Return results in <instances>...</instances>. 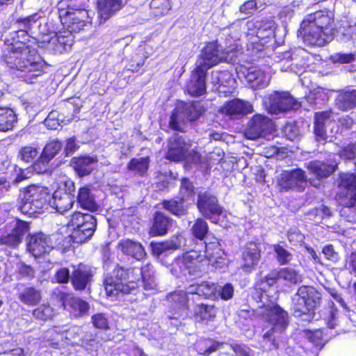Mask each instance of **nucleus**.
<instances>
[{
    "instance_id": "obj_6",
    "label": "nucleus",
    "mask_w": 356,
    "mask_h": 356,
    "mask_svg": "<svg viewBox=\"0 0 356 356\" xmlns=\"http://www.w3.org/2000/svg\"><path fill=\"white\" fill-rule=\"evenodd\" d=\"M52 198L50 190L45 186L30 185L24 188L18 210L29 217H37L43 213Z\"/></svg>"
},
{
    "instance_id": "obj_13",
    "label": "nucleus",
    "mask_w": 356,
    "mask_h": 356,
    "mask_svg": "<svg viewBox=\"0 0 356 356\" xmlns=\"http://www.w3.org/2000/svg\"><path fill=\"white\" fill-rule=\"evenodd\" d=\"M197 206L200 212L213 222H217V217L221 215L223 211L216 197L208 192L198 195Z\"/></svg>"
},
{
    "instance_id": "obj_8",
    "label": "nucleus",
    "mask_w": 356,
    "mask_h": 356,
    "mask_svg": "<svg viewBox=\"0 0 356 356\" xmlns=\"http://www.w3.org/2000/svg\"><path fill=\"white\" fill-rule=\"evenodd\" d=\"M67 225L73 228L70 241L73 243L81 244L93 236L97 219L90 213L76 211L71 215Z\"/></svg>"
},
{
    "instance_id": "obj_20",
    "label": "nucleus",
    "mask_w": 356,
    "mask_h": 356,
    "mask_svg": "<svg viewBox=\"0 0 356 356\" xmlns=\"http://www.w3.org/2000/svg\"><path fill=\"white\" fill-rule=\"evenodd\" d=\"M191 145L190 140L184 135L173 134L169 139L168 159L177 161L185 159Z\"/></svg>"
},
{
    "instance_id": "obj_43",
    "label": "nucleus",
    "mask_w": 356,
    "mask_h": 356,
    "mask_svg": "<svg viewBox=\"0 0 356 356\" xmlns=\"http://www.w3.org/2000/svg\"><path fill=\"white\" fill-rule=\"evenodd\" d=\"M223 344L211 339H200L195 343V348L199 354L209 355L221 349Z\"/></svg>"
},
{
    "instance_id": "obj_27",
    "label": "nucleus",
    "mask_w": 356,
    "mask_h": 356,
    "mask_svg": "<svg viewBox=\"0 0 356 356\" xmlns=\"http://www.w3.org/2000/svg\"><path fill=\"white\" fill-rule=\"evenodd\" d=\"M246 26L252 31L250 34H255L259 39L274 36L275 22L271 17L248 21Z\"/></svg>"
},
{
    "instance_id": "obj_1",
    "label": "nucleus",
    "mask_w": 356,
    "mask_h": 356,
    "mask_svg": "<svg viewBox=\"0 0 356 356\" xmlns=\"http://www.w3.org/2000/svg\"><path fill=\"white\" fill-rule=\"evenodd\" d=\"M280 279L279 271H272L257 284L251 292L252 299L257 303V308L252 311L241 310V316H257L268 322L270 328L263 334V346L269 350L280 349L282 344V335L289 325L288 313L276 303V298L270 296L266 287L273 286Z\"/></svg>"
},
{
    "instance_id": "obj_22",
    "label": "nucleus",
    "mask_w": 356,
    "mask_h": 356,
    "mask_svg": "<svg viewBox=\"0 0 356 356\" xmlns=\"http://www.w3.org/2000/svg\"><path fill=\"white\" fill-rule=\"evenodd\" d=\"M225 59L214 42L208 44L202 51L197 60V67L207 72L209 68Z\"/></svg>"
},
{
    "instance_id": "obj_2",
    "label": "nucleus",
    "mask_w": 356,
    "mask_h": 356,
    "mask_svg": "<svg viewBox=\"0 0 356 356\" xmlns=\"http://www.w3.org/2000/svg\"><path fill=\"white\" fill-rule=\"evenodd\" d=\"M17 36H11L6 40V47L2 51L1 61L9 68L23 72L22 80L27 83H35L38 77L47 73V64L35 56L37 52L36 38H31L26 32Z\"/></svg>"
},
{
    "instance_id": "obj_49",
    "label": "nucleus",
    "mask_w": 356,
    "mask_h": 356,
    "mask_svg": "<svg viewBox=\"0 0 356 356\" xmlns=\"http://www.w3.org/2000/svg\"><path fill=\"white\" fill-rule=\"evenodd\" d=\"M323 319L327 323L328 328L334 329L339 324L338 310L334 307V302H330L328 308L323 312Z\"/></svg>"
},
{
    "instance_id": "obj_23",
    "label": "nucleus",
    "mask_w": 356,
    "mask_h": 356,
    "mask_svg": "<svg viewBox=\"0 0 356 356\" xmlns=\"http://www.w3.org/2000/svg\"><path fill=\"white\" fill-rule=\"evenodd\" d=\"M211 83L213 85V90L227 96L234 89L236 81L227 70L213 71L211 75Z\"/></svg>"
},
{
    "instance_id": "obj_3",
    "label": "nucleus",
    "mask_w": 356,
    "mask_h": 356,
    "mask_svg": "<svg viewBox=\"0 0 356 356\" xmlns=\"http://www.w3.org/2000/svg\"><path fill=\"white\" fill-rule=\"evenodd\" d=\"M334 32V15L332 12L323 10L307 15L300 31L306 44L317 47H322L331 41Z\"/></svg>"
},
{
    "instance_id": "obj_44",
    "label": "nucleus",
    "mask_w": 356,
    "mask_h": 356,
    "mask_svg": "<svg viewBox=\"0 0 356 356\" xmlns=\"http://www.w3.org/2000/svg\"><path fill=\"white\" fill-rule=\"evenodd\" d=\"M149 165L148 156L132 158L127 165V170L139 176H143L147 172Z\"/></svg>"
},
{
    "instance_id": "obj_32",
    "label": "nucleus",
    "mask_w": 356,
    "mask_h": 356,
    "mask_svg": "<svg viewBox=\"0 0 356 356\" xmlns=\"http://www.w3.org/2000/svg\"><path fill=\"white\" fill-rule=\"evenodd\" d=\"M305 165L309 172L318 180L329 177L336 169V165L320 161H312L306 163ZM310 183L315 187L320 185L319 181L316 183L312 181Z\"/></svg>"
},
{
    "instance_id": "obj_19",
    "label": "nucleus",
    "mask_w": 356,
    "mask_h": 356,
    "mask_svg": "<svg viewBox=\"0 0 356 356\" xmlns=\"http://www.w3.org/2000/svg\"><path fill=\"white\" fill-rule=\"evenodd\" d=\"M306 184V177L305 172L301 169H295L292 170H284L278 179V185L281 190H296L301 191L304 189V185Z\"/></svg>"
},
{
    "instance_id": "obj_29",
    "label": "nucleus",
    "mask_w": 356,
    "mask_h": 356,
    "mask_svg": "<svg viewBox=\"0 0 356 356\" xmlns=\"http://www.w3.org/2000/svg\"><path fill=\"white\" fill-rule=\"evenodd\" d=\"M252 111V105L249 102L240 99L229 101L222 108V112L232 118H239Z\"/></svg>"
},
{
    "instance_id": "obj_17",
    "label": "nucleus",
    "mask_w": 356,
    "mask_h": 356,
    "mask_svg": "<svg viewBox=\"0 0 356 356\" xmlns=\"http://www.w3.org/2000/svg\"><path fill=\"white\" fill-rule=\"evenodd\" d=\"M200 113L193 105L184 104L175 108L170 119V126L176 131H184L185 121L195 120Z\"/></svg>"
},
{
    "instance_id": "obj_34",
    "label": "nucleus",
    "mask_w": 356,
    "mask_h": 356,
    "mask_svg": "<svg viewBox=\"0 0 356 356\" xmlns=\"http://www.w3.org/2000/svg\"><path fill=\"white\" fill-rule=\"evenodd\" d=\"M118 248L124 254L136 260H141L145 256V249L141 243L129 238L120 240Z\"/></svg>"
},
{
    "instance_id": "obj_7",
    "label": "nucleus",
    "mask_w": 356,
    "mask_h": 356,
    "mask_svg": "<svg viewBox=\"0 0 356 356\" xmlns=\"http://www.w3.org/2000/svg\"><path fill=\"white\" fill-rule=\"evenodd\" d=\"M320 300V293L314 287L300 286L292 298L293 316L302 322H310L314 317V310L319 305Z\"/></svg>"
},
{
    "instance_id": "obj_31",
    "label": "nucleus",
    "mask_w": 356,
    "mask_h": 356,
    "mask_svg": "<svg viewBox=\"0 0 356 356\" xmlns=\"http://www.w3.org/2000/svg\"><path fill=\"white\" fill-rule=\"evenodd\" d=\"M99 24L104 23L123 7L122 0H97Z\"/></svg>"
},
{
    "instance_id": "obj_64",
    "label": "nucleus",
    "mask_w": 356,
    "mask_h": 356,
    "mask_svg": "<svg viewBox=\"0 0 356 356\" xmlns=\"http://www.w3.org/2000/svg\"><path fill=\"white\" fill-rule=\"evenodd\" d=\"M54 278L56 282L58 284H67L71 280V275L70 273V270L66 267H62L58 268L55 274Z\"/></svg>"
},
{
    "instance_id": "obj_48",
    "label": "nucleus",
    "mask_w": 356,
    "mask_h": 356,
    "mask_svg": "<svg viewBox=\"0 0 356 356\" xmlns=\"http://www.w3.org/2000/svg\"><path fill=\"white\" fill-rule=\"evenodd\" d=\"M39 156V148L37 145H24L20 147L18 157L25 163H33Z\"/></svg>"
},
{
    "instance_id": "obj_9",
    "label": "nucleus",
    "mask_w": 356,
    "mask_h": 356,
    "mask_svg": "<svg viewBox=\"0 0 356 356\" xmlns=\"http://www.w3.org/2000/svg\"><path fill=\"white\" fill-rule=\"evenodd\" d=\"M63 143L58 139L49 140L44 145L37 159L31 164L33 170L37 174H49L52 169L50 162L60 152Z\"/></svg>"
},
{
    "instance_id": "obj_39",
    "label": "nucleus",
    "mask_w": 356,
    "mask_h": 356,
    "mask_svg": "<svg viewBox=\"0 0 356 356\" xmlns=\"http://www.w3.org/2000/svg\"><path fill=\"white\" fill-rule=\"evenodd\" d=\"M337 107L343 111L356 106V90L340 92L335 99Z\"/></svg>"
},
{
    "instance_id": "obj_40",
    "label": "nucleus",
    "mask_w": 356,
    "mask_h": 356,
    "mask_svg": "<svg viewBox=\"0 0 356 356\" xmlns=\"http://www.w3.org/2000/svg\"><path fill=\"white\" fill-rule=\"evenodd\" d=\"M217 309L211 305L198 304L194 309V318L197 322L213 320L216 315Z\"/></svg>"
},
{
    "instance_id": "obj_52",
    "label": "nucleus",
    "mask_w": 356,
    "mask_h": 356,
    "mask_svg": "<svg viewBox=\"0 0 356 356\" xmlns=\"http://www.w3.org/2000/svg\"><path fill=\"white\" fill-rule=\"evenodd\" d=\"M280 279L288 281L291 284H297L302 281L301 275L291 268H283L279 270Z\"/></svg>"
},
{
    "instance_id": "obj_53",
    "label": "nucleus",
    "mask_w": 356,
    "mask_h": 356,
    "mask_svg": "<svg viewBox=\"0 0 356 356\" xmlns=\"http://www.w3.org/2000/svg\"><path fill=\"white\" fill-rule=\"evenodd\" d=\"M307 337L309 340L318 348H322L325 343L328 341V337L323 334V330H316L310 332Z\"/></svg>"
},
{
    "instance_id": "obj_63",
    "label": "nucleus",
    "mask_w": 356,
    "mask_h": 356,
    "mask_svg": "<svg viewBox=\"0 0 356 356\" xmlns=\"http://www.w3.org/2000/svg\"><path fill=\"white\" fill-rule=\"evenodd\" d=\"M217 290L220 298L224 300H229L233 298L234 289L233 285L230 283L218 286Z\"/></svg>"
},
{
    "instance_id": "obj_14",
    "label": "nucleus",
    "mask_w": 356,
    "mask_h": 356,
    "mask_svg": "<svg viewBox=\"0 0 356 356\" xmlns=\"http://www.w3.org/2000/svg\"><path fill=\"white\" fill-rule=\"evenodd\" d=\"M308 57L307 52L302 48H298L291 51L284 52V58L286 59L290 58L292 63L287 67L282 65V71H289L298 74L300 81H302V79L306 78V74L307 73L305 70L307 66Z\"/></svg>"
},
{
    "instance_id": "obj_38",
    "label": "nucleus",
    "mask_w": 356,
    "mask_h": 356,
    "mask_svg": "<svg viewBox=\"0 0 356 356\" xmlns=\"http://www.w3.org/2000/svg\"><path fill=\"white\" fill-rule=\"evenodd\" d=\"M17 122V115L13 109L0 107V131L13 130Z\"/></svg>"
},
{
    "instance_id": "obj_26",
    "label": "nucleus",
    "mask_w": 356,
    "mask_h": 356,
    "mask_svg": "<svg viewBox=\"0 0 356 356\" xmlns=\"http://www.w3.org/2000/svg\"><path fill=\"white\" fill-rule=\"evenodd\" d=\"M339 187L345 196L344 204L353 207L356 204V175L353 173L340 175Z\"/></svg>"
},
{
    "instance_id": "obj_51",
    "label": "nucleus",
    "mask_w": 356,
    "mask_h": 356,
    "mask_svg": "<svg viewBox=\"0 0 356 356\" xmlns=\"http://www.w3.org/2000/svg\"><path fill=\"white\" fill-rule=\"evenodd\" d=\"M145 63V56L141 53H135L131 56L126 65L127 71L135 73L140 71Z\"/></svg>"
},
{
    "instance_id": "obj_47",
    "label": "nucleus",
    "mask_w": 356,
    "mask_h": 356,
    "mask_svg": "<svg viewBox=\"0 0 356 356\" xmlns=\"http://www.w3.org/2000/svg\"><path fill=\"white\" fill-rule=\"evenodd\" d=\"M329 91L323 88H316L310 91L306 99L312 106L318 107L323 104L329 98Z\"/></svg>"
},
{
    "instance_id": "obj_25",
    "label": "nucleus",
    "mask_w": 356,
    "mask_h": 356,
    "mask_svg": "<svg viewBox=\"0 0 356 356\" xmlns=\"http://www.w3.org/2000/svg\"><path fill=\"white\" fill-rule=\"evenodd\" d=\"M93 273L91 268L79 264L71 275V284L75 291H84L92 280Z\"/></svg>"
},
{
    "instance_id": "obj_18",
    "label": "nucleus",
    "mask_w": 356,
    "mask_h": 356,
    "mask_svg": "<svg viewBox=\"0 0 356 356\" xmlns=\"http://www.w3.org/2000/svg\"><path fill=\"white\" fill-rule=\"evenodd\" d=\"M57 301L64 309L68 310L75 316H82L89 310L88 303L71 293L60 291L56 294Z\"/></svg>"
},
{
    "instance_id": "obj_54",
    "label": "nucleus",
    "mask_w": 356,
    "mask_h": 356,
    "mask_svg": "<svg viewBox=\"0 0 356 356\" xmlns=\"http://www.w3.org/2000/svg\"><path fill=\"white\" fill-rule=\"evenodd\" d=\"M274 251L276 254V259L280 265H286L293 259L292 254L278 244L274 245Z\"/></svg>"
},
{
    "instance_id": "obj_15",
    "label": "nucleus",
    "mask_w": 356,
    "mask_h": 356,
    "mask_svg": "<svg viewBox=\"0 0 356 356\" xmlns=\"http://www.w3.org/2000/svg\"><path fill=\"white\" fill-rule=\"evenodd\" d=\"M237 74L240 79H245L249 87L254 90L264 88L270 82L268 74L254 66L248 68L241 66L237 70Z\"/></svg>"
},
{
    "instance_id": "obj_50",
    "label": "nucleus",
    "mask_w": 356,
    "mask_h": 356,
    "mask_svg": "<svg viewBox=\"0 0 356 356\" xmlns=\"http://www.w3.org/2000/svg\"><path fill=\"white\" fill-rule=\"evenodd\" d=\"M191 234L199 240H204L209 232L207 222L202 218H197L191 228Z\"/></svg>"
},
{
    "instance_id": "obj_4",
    "label": "nucleus",
    "mask_w": 356,
    "mask_h": 356,
    "mask_svg": "<svg viewBox=\"0 0 356 356\" xmlns=\"http://www.w3.org/2000/svg\"><path fill=\"white\" fill-rule=\"evenodd\" d=\"M143 278L142 268L137 266L124 267L117 264L111 274L104 278V284L108 296L135 293Z\"/></svg>"
},
{
    "instance_id": "obj_62",
    "label": "nucleus",
    "mask_w": 356,
    "mask_h": 356,
    "mask_svg": "<svg viewBox=\"0 0 356 356\" xmlns=\"http://www.w3.org/2000/svg\"><path fill=\"white\" fill-rule=\"evenodd\" d=\"M17 274L18 275V280L22 279L24 277L33 278L34 277L35 270L31 266L22 262L19 264L17 268Z\"/></svg>"
},
{
    "instance_id": "obj_33",
    "label": "nucleus",
    "mask_w": 356,
    "mask_h": 356,
    "mask_svg": "<svg viewBox=\"0 0 356 356\" xmlns=\"http://www.w3.org/2000/svg\"><path fill=\"white\" fill-rule=\"evenodd\" d=\"M85 14L62 9L59 11V17L62 24L72 32L80 29L85 25Z\"/></svg>"
},
{
    "instance_id": "obj_59",
    "label": "nucleus",
    "mask_w": 356,
    "mask_h": 356,
    "mask_svg": "<svg viewBox=\"0 0 356 356\" xmlns=\"http://www.w3.org/2000/svg\"><path fill=\"white\" fill-rule=\"evenodd\" d=\"M170 224L171 221L169 218L157 211V236L165 234Z\"/></svg>"
},
{
    "instance_id": "obj_37",
    "label": "nucleus",
    "mask_w": 356,
    "mask_h": 356,
    "mask_svg": "<svg viewBox=\"0 0 356 356\" xmlns=\"http://www.w3.org/2000/svg\"><path fill=\"white\" fill-rule=\"evenodd\" d=\"M76 200L80 207L84 209L90 211H97L99 209V207L95 202L88 186L79 188Z\"/></svg>"
},
{
    "instance_id": "obj_24",
    "label": "nucleus",
    "mask_w": 356,
    "mask_h": 356,
    "mask_svg": "<svg viewBox=\"0 0 356 356\" xmlns=\"http://www.w3.org/2000/svg\"><path fill=\"white\" fill-rule=\"evenodd\" d=\"M261 258V250L254 242L248 243L242 249L241 268L251 272L258 265Z\"/></svg>"
},
{
    "instance_id": "obj_56",
    "label": "nucleus",
    "mask_w": 356,
    "mask_h": 356,
    "mask_svg": "<svg viewBox=\"0 0 356 356\" xmlns=\"http://www.w3.org/2000/svg\"><path fill=\"white\" fill-rule=\"evenodd\" d=\"M91 322L96 329L107 330L109 329V323L106 314L97 313L92 316Z\"/></svg>"
},
{
    "instance_id": "obj_61",
    "label": "nucleus",
    "mask_w": 356,
    "mask_h": 356,
    "mask_svg": "<svg viewBox=\"0 0 356 356\" xmlns=\"http://www.w3.org/2000/svg\"><path fill=\"white\" fill-rule=\"evenodd\" d=\"M259 0H250L245 1L240 6L239 11L245 15H252L261 6H258Z\"/></svg>"
},
{
    "instance_id": "obj_57",
    "label": "nucleus",
    "mask_w": 356,
    "mask_h": 356,
    "mask_svg": "<svg viewBox=\"0 0 356 356\" xmlns=\"http://www.w3.org/2000/svg\"><path fill=\"white\" fill-rule=\"evenodd\" d=\"M180 195L186 201L194 196V186L188 178H183L181 181Z\"/></svg>"
},
{
    "instance_id": "obj_11",
    "label": "nucleus",
    "mask_w": 356,
    "mask_h": 356,
    "mask_svg": "<svg viewBox=\"0 0 356 356\" xmlns=\"http://www.w3.org/2000/svg\"><path fill=\"white\" fill-rule=\"evenodd\" d=\"M264 102L268 112L278 115L291 110H297L300 104L287 92H274L265 97Z\"/></svg>"
},
{
    "instance_id": "obj_58",
    "label": "nucleus",
    "mask_w": 356,
    "mask_h": 356,
    "mask_svg": "<svg viewBox=\"0 0 356 356\" xmlns=\"http://www.w3.org/2000/svg\"><path fill=\"white\" fill-rule=\"evenodd\" d=\"M32 314L38 320L47 321L51 316L52 309L48 305H41L33 310Z\"/></svg>"
},
{
    "instance_id": "obj_35",
    "label": "nucleus",
    "mask_w": 356,
    "mask_h": 356,
    "mask_svg": "<svg viewBox=\"0 0 356 356\" xmlns=\"http://www.w3.org/2000/svg\"><path fill=\"white\" fill-rule=\"evenodd\" d=\"M97 159L90 156L73 157L71 165L79 177H85L92 172L91 164L96 162Z\"/></svg>"
},
{
    "instance_id": "obj_21",
    "label": "nucleus",
    "mask_w": 356,
    "mask_h": 356,
    "mask_svg": "<svg viewBox=\"0 0 356 356\" xmlns=\"http://www.w3.org/2000/svg\"><path fill=\"white\" fill-rule=\"evenodd\" d=\"M52 249L53 245L49 236L41 232L30 235L27 250L35 258L49 254Z\"/></svg>"
},
{
    "instance_id": "obj_60",
    "label": "nucleus",
    "mask_w": 356,
    "mask_h": 356,
    "mask_svg": "<svg viewBox=\"0 0 356 356\" xmlns=\"http://www.w3.org/2000/svg\"><path fill=\"white\" fill-rule=\"evenodd\" d=\"M89 0H71L65 10H73L79 14L86 13Z\"/></svg>"
},
{
    "instance_id": "obj_42",
    "label": "nucleus",
    "mask_w": 356,
    "mask_h": 356,
    "mask_svg": "<svg viewBox=\"0 0 356 356\" xmlns=\"http://www.w3.org/2000/svg\"><path fill=\"white\" fill-rule=\"evenodd\" d=\"M52 197L54 199V205L56 210L60 213L69 211L74 202V195L69 193H63L60 195L54 193L52 194Z\"/></svg>"
},
{
    "instance_id": "obj_16",
    "label": "nucleus",
    "mask_w": 356,
    "mask_h": 356,
    "mask_svg": "<svg viewBox=\"0 0 356 356\" xmlns=\"http://www.w3.org/2000/svg\"><path fill=\"white\" fill-rule=\"evenodd\" d=\"M273 129V122L268 117L261 115H254L249 121L245 131V136L250 140H255L264 137Z\"/></svg>"
},
{
    "instance_id": "obj_10",
    "label": "nucleus",
    "mask_w": 356,
    "mask_h": 356,
    "mask_svg": "<svg viewBox=\"0 0 356 356\" xmlns=\"http://www.w3.org/2000/svg\"><path fill=\"white\" fill-rule=\"evenodd\" d=\"M167 300L172 309L168 318L170 323L177 327L182 324L181 321L188 316V296L184 291H176L169 294Z\"/></svg>"
},
{
    "instance_id": "obj_5",
    "label": "nucleus",
    "mask_w": 356,
    "mask_h": 356,
    "mask_svg": "<svg viewBox=\"0 0 356 356\" xmlns=\"http://www.w3.org/2000/svg\"><path fill=\"white\" fill-rule=\"evenodd\" d=\"M204 254L202 255L197 251L192 250L186 252L181 259L177 261L181 273L184 275H193L201 271L203 257L207 258L209 264L216 265L220 261L223 252L216 238L213 242H204Z\"/></svg>"
},
{
    "instance_id": "obj_45",
    "label": "nucleus",
    "mask_w": 356,
    "mask_h": 356,
    "mask_svg": "<svg viewBox=\"0 0 356 356\" xmlns=\"http://www.w3.org/2000/svg\"><path fill=\"white\" fill-rule=\"evenodd\" d=\"M327 117V113H317L315 115L314 131L316 140L321 143L325 142L327 138L325 129V122Z\"/></svg>"
},
{
    "instance_id": "obj_12",
    "label": "nucleus",
    "mask_w": 356,
    "mask_h": 356,
    "mask_svg": "<svg viewBox=\"0 0 356 356\" xmlns=\"http://www.w3.org/2000/svg\"><path fill=\"white\" fill-rule=\"evenodd\" d=\"M36 42L38 48L49 49L56 52L62 53L71 47L73 39L70 32L55 33L41 40L36 39Z\"/></svg>"
},
{
    "instance_id": "obj_55",
    "label": "nucleus",
    "mask_w": 356,
    "mask_h": 356,
    "mask_svg": "<svg viewBox=\"0 0 356 356\" xmlns=\"http://www.w3.org/2000/svg\"><path fill=\"white\" fill-rule=\"evenodd\" d=\"M217 291V286L214 283L210 282H202L199 284L197 289V295L199 296L204 297L205 298H210Z\"/></svg>"
},
{
    "instance_id": "obj_30",
    "label": "nucleus",
    "mask_w": 356,
    "mask_h": 356,
    "mask_svg": "<svg viewBox=\"0 0 356 356\" xmlns=\"http://www.w3.org/2000/svg\"><path fill=\"white\" fill-rule=\"evenodd\" d=\"M206 76L207 72L196 67L186 86L188 93L195 97L204 94L207 90Z\"/></svg>"
},
{
    "instance_id": "obj_36",
    "label": "nucleus",
    "mask_w": 356,
    "mask_h": 356,
    "mask_svg": "<svg viewBox=\"0 0 356 356\" xmlns=\"http://www.w3.org/2000/svg\"><path fill=\"white\" fill-rule=\"evenodd\" d=\"M17 298L24 305L34 307L41 302L42 292L35 286H27L17 294Z\"/></svg>"
},
{
    "instance_id": "obj_46",
    "label": "nucleus",
    "mask_w": 356,
    "mask_h": 356,
    "mask_svg": "<svg viewBox=\"0 0 356 356\" xmlns=\"http://www.w3.org/2000/svg\"><path fill=\"white\" fill-rule=\"evenodd\" d=\"M40 19V16L38 13H35L26 17H19L16 19L15 23L22 25V29H19L17 31H13L12 36H17L20 38L22 31L26 32L29 34V31L31 29L33 24L36 23Z\"/></svg>"
},
{
    "instance_id": "obj_28",
    "label": "nucleus",
    "mask_w": 356,
    "mask_h": 356,
    "mask_svg": "<svg viewBox=\"0 0 356 356\" xmlns=\"http://www.w3.org/2000/svg\"><path fill=\"white\" fill-rule=\"evenodd\" d=\"M29 230V224L18 220L15 227L7 234L0 236V245L16 248L21 243L24 234Z\"/></svg>"
},
{
    "instance_id": "obj_41",
    "label": "nucleus",
    "mask_w": 356,
    "mask_h": 356,
    "mask_svg": "<svg viewBox=\"0 0 356 356\" xmlns=\"http://www.w3.org/2000/svg\"><path fill=\"white\" fill-rule=\"evenodd\" d=\"M162 207L170 213L178 216H184L188 209L186 200L181 197L176 200H164L162 202Z\"/></svg>"
}]
</instances>
